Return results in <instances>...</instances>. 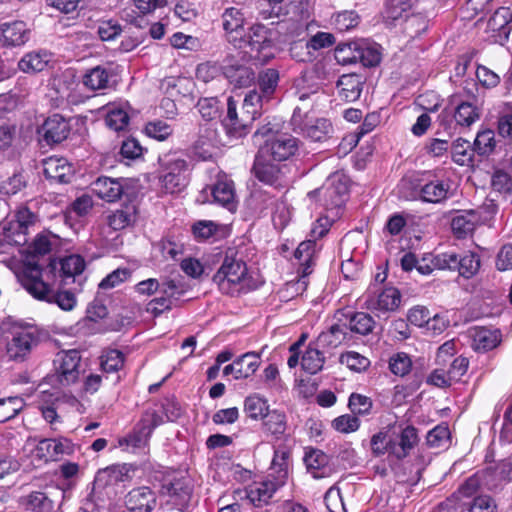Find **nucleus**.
<instances>
[{
	"label": "nucleus",
	"mask_w": 512,
	"mask_h": 512,
	"mask_svg": "<svg viewBox=\"0 0 512 512\" xmlns=\"http://www.w3.org/2000/svg\"><path fill=\"white\" fill-rule=\"evenodd\" d=\"M299 112V109L294 111L292 121L307 138H310L312 141H322L328 137L332 127L327 119H316L314 123L306 120L302 123Z\"/></svg>",
	"instance_id": "obj_21"
},
{
	"label": "nucleus",
	"mask_w": 512,
	"mask_h": 512,
	"mask_svg": "<svg viewBox=\"0 0 512 512\" xmlns=\"http://www.w3.org/2000/svg\"><path fill=\"white\" fill-rule=\"evenodd\" d=\"M316 251V242L314 240H306L298 245L294 256L299 261L303 276H307L312 272Z\"/></svg>",
	"instance_id": "obj_40"
},
{
	"label": "nucleus",
	"mask_w": 512,
	"mask_h": 512,
	"mask_svg": "<svg viewBox=\"0 0 512 512\" xmlns=\"http://www.w3.org/2000/svg\"><path fill=\"white\" fill-rule=\"evenodd\" d=\"M124 505L130 512H152L157 506V495L148 486L136 487L125 495Z\"/></svg>",
	"instance_id": "obj_16"
},
{
	"label": "nucleus",
	"mask_w": 512,
	"mask_h": 512,
	"mask_svg": "<svg viewBox=\"0 0 512 512\" xmlns=\"http://www.w3.org/2000/svg\"><path fill=\"white\" fill-rule=\"evenodd\" d=\"M214 202L234 212L237 208L234 186L231 181L219 180L212 188Z\"/></svg>",
	"instance_id": "obj_34"
},
{
	"label": "nucleus",
	"mask_w": 512,
	"mask_h": 512,
	"mask_svg": "<svg viewBox=\"0 0 512 512\" xmlns=\"http://www.w3.org/2000/svg\"><path fill=\"white\" fill-rule=\"evenodd\" d=\"M185 291V287L180 281L165 279L162 282H159L158 292L161 296L169 298L172 302L173 300H179Z\"/></svg>",
	"instance_id": "obj_54"
},
{
	"label": "nucleus",
	"mask_w": 512,
	"mask_h": 512,
	"mask_svg": "<svg viewBox=\"0 0 512 512\" xmlns=\"http://www.w3.org/2000/svg\"><path fill=\"white\" fill-rule=\"evenodd\" d=\"M340 360L341 363L346 364L349 369L357 372L365 370L370 365L368 358L354 351L342 354Z\"/></svg>",
	"instance_id": "obj_60"
},
{
	"label": "nucleus",
	"mask_w": 512,
	"mask_h": 512,
	"mask_svg": "<svg viewBox=\"0 0 512 512\" xmlns=\"http://www.w3.org/2000/svg\"><path fill=\"white\" fill-rule=\"evenodd\" d=\"M336 59L342 64L360 62L365 67H374L380 63L379 47L365 41L339 44Z\"/></svg>",
	"instance_id": "obj_5"
},
{
	"label": "nucleus",
	"mask_w": 512,
	"mask_h": 512,
	"mask_svg": "<svg viewBox=\"0 0 512 512\" xmlns=\"http://www.w3.org/2000/svg\"><path fill=\"white\" fill-rule=\"evenodd\" d=\"M389 367L393 374L405 376L412 367V361L406 353L400 352L391 357Z\"/></svg>",
	"instance_id": "obj_59"
},
{
	"label": "nucleus",
	"mask_w": 512,
	"mask_h": 512,
	"mask_svg": "<svg viewBox=\"0 0 512 512\" xmlns=\"http://www.w3.org/2000/svg\"><path fill=\"white\" fill-rule=\"evenodd\" d=\"M279 487L275 482L268 479L251 487L247 491V498L254 506L262 507L269 503V500Z\"/></svg>",
	"instance_id": "obj_38"
},
{
	"label": "nucleus",
	"mask_w": 512,
	"mask_h": 512,
	"mask_svg": "<svg viewBox=\"0 0 512 512\" xmlns=\"http://www.w3.org/2000/svg\"><path fill=\"white\" fill-rule=\"evenodd\" d=\"M244 24L245 16L240 9L236 7L225 9L222 14V26L226 32L227 40L233 45H240L239 42L242 41L240 36L242 35Z\"/></svg>",
	"instance_id": "obj_18"
},
{
	"label": "nucleus",
	"mask_w": 512,
	"mask_h": 512,
	"mask_svg": "<svg viewBox=\"0 0 512 512\" xmlns=\"http://www.w3.org/2000/svg\"><path fill=\"white\" fill-rule=\"evenodd\" d=\"M477 222V214L469 210L453 217L451 228L457 238H465L474 231Z\"/></svg>",
	"instance_id": "obj_42"
},
{
	"label": "nucleus",
	"mask_w": 512,
	"mask_h": 512,
	"mask_svg": "<svg viewBox=\"0 0 512 512\" xmlns=\"http://www.w3.org/2000/svg\"><path fill=\"white\" fill-rule=\"evenodd\" d=\"M349 191L348 181L343 174L335 173L328 178L324 186L309 193L319 194L324 198L325 205L330 208L340 207Z\"/></svg>",
	"instance_id": "obj_15"
},
{
	"label": "nucleus",
	"mask_w": 512,
	"mask_h": 512,
	"mask_svg": "<svg viewBox=\"0 0 512 512\" xmlns=\"http://www.w3.org/2000/svg\"><path fill=\"white\" fill-rule=\"evenodd\" d=\"M411 8L410 0H386L384 15L386 19L398 20Z\"/></svg>",
	"instance_id": "obj_57"
},
{
	"label": "nucleus",
	"mask_w": 512,
	"mask_h": 512,
	"mask_svg": "<svg viewBox=\"0 0 512 512\" xmlns=\"http://www.w3.org/2000/svg\"><path fill=\"white\" fill-rule=\"evenodd\" d=\"M240 45H233L236 48H249L251 57L259 63H266L273 58L272 31L262 24H255L249 28L248 33L240 36Z\"/></svg>",
	"instance_id": "obj_4"
},
{
	"label": "nucleus",
	"mask_w": 512,
	"mask_h": 512,
	"mask_svg": "<svg viewBox=\"0 0 512 512\" xmlns=\"http://www.w3.org/2000/svg\"><path fill=\"white\" fill-rule=\"evenodd\" d=\"M480 115L479 107L468 101L458 103L454 109V119L460 126H471L480 118Z\"/></svg>",
	"instance_id": "obj_45"
},
{
	"label": "nucleus",
	"mask_w": 512,
	"mask_h": 512,
	"mask_svg": "<svg viewBox=\"0 0 512 512\" xmlns=\"http://www.w3.org/2000/svg\"><path fill=\"white\" fill-rule=\"evenodd\" d=\"M223 74L235 88L248 87L255 80V73L251 68L237 63L224 65Z\"/></svg>",
	"instance_id": "obj_29"
},
{
	"label": "nucleus",
	"mask_w": 512,
	"mask_h": 512,
	"mask_svg": "<svg viewBox=\"0 0 512 512\" xmlns=\"http://www.w3.org/2000/svg\"><path fill=\"white\" fill-rule=\"evenodd\" d=\"M268 408L267 401L258 395H251L245 399L244 411L251 419L258 420L263 418L269 411Z\"/></svg>",
	"instance_id": "obj_48"
},
{
	"label": "nucleus",
	"mask_w": 512,
	"mask_h": 512,
	"mask_svg": "<svg viewBox=\"0 0 512 512\" xmlns=\"http://www.w3.org/2000/svg\"><path fill=\"white\" fill-rule=\"evenodd\" d=\"M162 488L165 494L175 498L179 504L188 503L192 494L190 482L185 478H175L163 484Z\"/></svg>",
	"instance_id": "obj_41"
},
{
	"label": "nucleus",
	"mask_w": 512,
	"mask_h": 512,
	"mask_svg": "<svg viewBox=\"0 0 512 512\" xmlns=\"http://www.w3.org/2000/svg\"><path fill=\"white\" fill-rule=\"evenodd\" d=\"M160 183L166 193L181 192L187 185V161L177 153H169L159 158Z\"/></svg>",
	"instance_id": "obj_3"
},
{
	"label": "nucleus",
	"mask_w": 512,
	"mask_h": 512,
	"mask_svg": "<svg viewBox=\"0 0 512 512\" xmlns=\"http://www.w3.org/2000/svg\"><path fill=\"white\" fill-rule=\"evenodd\" d=\"M324 501L330 512H346L340 489L338 487H330L325 493Z\"/></svg>",
	"instance_id": "obj_63"
},
{
	"label": "nucleus",
	"mask_w": 512,
	"mask_h": 512,
	"mask_svg": "<svg viewBox=\"0 0 512 512\" xmlns=\"http://www.w3.org/2000/svg\"><path fill=\"white\" fill-rule=\"evenodd\" d=\"M364 79L356 73L344 74L337 81L339 96L346 102H354L359 99Z\"/></svg>",
	"instance_id": "obj_28"
},
{
	"label": "nucleus",
	"mask_w": 512,
	"mask_h": 512,
	"mask_svg": "<svg viewBox=\"0 0 512 512\" xmlns=\"http://www.w3.org/2000/svg\"><path fill=\"white\" fill-rule=\"evenodd\" d=\"M290 451L284 447H277L269 468L268 478L280 487L283 486L289 474Z\"/></svg>",
	"instance_id": "obj_23"
},
{
	"label": "nucleus",
	"mask_w": 512,
	"mask_h": 512,
	"mask_svg": "<svg viewBox=\"0 0 512 512\" xmlns=\"http://www.w3.org/2000/svg\"><path fill=\"white\" fill-rule=\"evenodd\" d=\"M85 269V261L82 256L77 254L69 255L65 258L52 260L44 270V276L47 280L50 279V275L61 278L64 282L67 279L74 281L77 275H80Z\"/></svg>",
	"instance_id": "obj_14"
},
{
	"label": "nucleus",
	"mask_w": 512,
	"mask_h": 512,
	"mask_svg": "<svg viewBox=\"0 0 512 512\" xmlns=\"http://www.w3.org/2000/svg\"><path fill=\"white\" fill-rule=\"evenodd\" d=\"M461 505L464 507L465 512H497L495 501L488 495L474 497L468 508L463 504Z\"/></svg>",
	"instance_id": "obj_58"
},
{
	"label": "nucleus",
	"mask_w": 512,
	"mask_h": 512,
	"mask_svg": "<svg viewBox=\"0 0 512 512\" xmlns=\"http://www.w3.org/2000/svg\"><path fill=\"white\" fill-rule=\"evenodd\" d=\"M136 466L129 463L114 464L101 469L95 476V484L106 486L120 482H130L135 474Z\"/></svg>",
	"instance_id": "obj_17"
},
{
	"label": "nucleus",
	"mask_w": 512,
	"mask_h": 512,
	"mask_svg": "<svg viewBox=\"0 0 512 512\" xmlns=\"http://www.w3.org/2000/svg\"><path fill=\"white\" fill-rule=\"evenodd\" d=\"M259 91L256 89L249 91L245 95V107L263 105L268 102L274 95L278 82L279 72L276 69L269 68L259 74Z\"/></svg>",
	"instance_id": "obj_13"
},
{
	"label": "nucleus",
	"mask_w": 512,
	"mask_h": 512,
	"mask_svg": "<svg viewBox=\"0 0 512 512\" xmlns=\"http://www.w3.org/2000/svg\"><path fill=\"white\" fill-rule=\"evenodd\" d=\"M427 444L433 448H443L449 444L450 431L445 425H438L434 429L428 432Z\"/></svg>",
	"instance_id": "obj_53"
},
{
	"label": "nucleus",
	"mask_w": 512,
	"mask_h": 512,
	"mask_svg": "<svg viewBox=\"0 0 512 512\" xmlns=\"http://www.w3.org/2000/svg\"><path fill=\"white\" fill-rule=\"evenodd\" d=\"M391 441L390 454L397 459H403L418 442L417 430L412 426H407L399 435L391 438Z\"/></svg>",
	"instance_id": "obj_27"
},
{
	"label": "nucleus",
	"mask_w": 512,
	"mask_h": 512,
	"mask_svg": "<svg viewBox=\"0 0 512 512\" xmlns=\"http://www.w3.org/2000/svg\"><path fill=\"white\" fill-rule=\"evenodd\" d=\"M298 149L299 143L295 137L288 134H276L267 139L258 152L281 163L294 156Z\"/></svg>",
	"instance_id": "obj_12"
},
{
	"label": "nucleus",
	"mask_w": 512,
	"mask_h": 512,
	"mask_svg": "<svg viewBox=\"0 0 512 512\" xmlns=\"http://www.w3.org/2000/svg\"><path fill=\"white\" fill-rule=\"evenodd\" d=\"M491 185L499 193H510L512 190V177L503 170H496L492 175Z\"/></svg>",
	"instance_id": "obj_64"
},
{
	"label": "nucleus",
	"mask_w": 512,
	"mask_h": 512,
	"mask_svg": "<svg viewBox=\"0 0 512 512\" xmlns=\"http://www.w3.org/2000/svg\"><path fill=\"white\" fill-rule=\"evenodd\" d=\"M37 455L46 460H58L63 455L74 452V444L67 438L43 439L36 448Z\"/></svg>",
	"instance_id": "obj_20"
},
{
	"label": "nucleus",
	"mask_w": 512,
	"mask_h": 512,
	"mask_svg": "<svg viewBox=\"0 0 512 512\" xmlns=\"http://www.w3.org/2000/svg\"><path fill=\"white\" fill-rule=\"evenodd\" d=\"M418 179L404 177L399 184V193L406 200H421V186Z\"/></svg>",
	"instance_id": "obj_52"
},
{
	"label": "nucleus",
	"mask_w": 512,
	"mask_h": 512,
	"mask_svg": "<svg viewBox=\"0 0 512 512\" xmlns=\"http://www.w3.org/2000/svg\"><path fill=\"white\" fill-rule=\"evenodd\" d=\"M22 504L27 511L31 512H53L54 502L49 496L41 491H33L22 499Z\"/></svg>",
	"instance_id": "obj_43"
},
{
	"label": "nucleus",
	"mask_w": 512,
	"mask_h": 512,
	"mask_svg": "<svg viewBox=\"0 0 512 512\" xmlns=\"http://www.w3.org/2000/svg\"><path fill=\"white\" fill-rule=\"evenodd\" d=\"M44 277L39 266L28 265L18 279L22 287L35 299L56 304L64 311H71L77 303L75 294L70 290L54 289L48 280H44Z\"/></svg>",
	"instance_id": "obj_2"
},
{
	"label": "nucleus",
	"mask_w": 512,
	"mask_h": 512,
	"mask_svg": "<svg viewBox=\"0 0 512 512\" xmlns=\"http://www.w3.org/2000/svg\"><path fill=\"white\" fill-rule=\"evenodd\" d=\"M471 339V347L476 352H487L496 348L501 342L499 330L486 327H472L468 330Z\"/></svg>",
	"instance_id": "obj_19"
},
{
	"label": "nucleus",
	"mask_w": 512,
	"mask_h": 512,
	"mask_svg": "<svg viewBox=\"0 0 512 512\" xmlns=\"http://www.w3.org/2000/svg\"><path fill=\"white\" fill-rule=\"evenodd\" d=\"M304 462L307 470L315 479L328 477L331 473V469L327 466L329 457L319 449L307 451L304 456Z\"/></svg>",
	"instance_id": "obj_31"
},
{
	"label": "nucleus",
	"mask_w": 512,
	"mask_h": 512,
	"mask_svg": "<svg viewBox=\"0 0 512 512\" xmlns=\"http://www.w3.org/2000/svg\"><path fill=\"white\" fill-rule=\"evenodd\" d=\"M124 365V355L121 351L112 349L101 356L103 371L111 373L119 371Z\"/></svg>",
	"instance_id": "obj_51"
},
{
	"label": "nucleus",
	"mask_w": 512,
	"mask_h": 512,
	"mask_svg": "<svg viewBox=\"0 0 512 512\" xmlns=\"http://www.w3.org/2000/svg\"><path fill=\"white\" fill-rule=\"evenodd\" d=\"M40 343V333L32 326L21 327L12 332L6 345L9 360L23 362Z\"/></svg>",
	"instance_id": "obj_7"
},
{
	"label": "nucleus",
	"mask_w": 512,
	"mask_h": 512,
	"mask_svg": "<svg viewBox=\"0 0 512 512\" xmlns=\"http://www.w3.org/2000/svg\"><path fill=\"white\" fill-rule=\"evenodd\" d=\"M197 108L201 116L207 121H211L219 116L220 105L216 97L200 99L197 103Z\"/></svg>",
	"instance_id": "obj_56"
},
{
	"label": "nucleus",
	"mask_w": 512,
	"mask_h": 512,
	"mask_svg": "<svg viewBox=\"0 0 512 512\" xmlns=\"http://www.w3.org/2000/svg\"><path fill=\"white\" fill-rule=\"evenodd\" d=\"M434 264L439 270H457L462 277L469 279L478 272L480 258L473 252H468L462 256L445 252L435 255Z\"/></svg>",
	"instance_id": "obj_10"
},
{
	"label": "nucleus",
	"mask_w": 512,
	"mask_h": 512,
	"mask_svg": "<svg viewBox=\"0 0 512 512\" xmlns=\"http://www.w3.org/2000/svg\"><path fill=\"white\" fill-rule=\"evenodd\" d=\"M401 302L400 292L394 287L385 288L375 297H369L366 300L367 308L380 312L395 311Z\"/></svg>",
	"instance_id": "obj_24"
},
{
	"label": "nucleus",
	"mask_w": 512,
	"mask_h": 512,
	"mask_svg": "<svg viewBox=\"0 0 512 512\" xmlns=\"http://www.w3.org/2000/svg\"><path fill=\"white\" fill-rule=\"evenodd\" d=\"M236 108V101L233 97H229L227 99V116L222 124L228 136L239 139L247 135L252 122L260 116V111L253 108L247 110V115L241 113V117H239Z\"/></svg>",
	"instance_id": "obj_11"
},
{
	"label": "nucleus",
	"mask_w": 512,
	"mask_h": 512,
	"mask_svg": "<svg viewBox=\"0 0 512 512\" xmlns=\"http://www.w3.org/2000/svg\"><path fill=\"white\" fill-rule=\"evenodd\" d=\"M22 400L18 397L0 399V422L14 418L22 409Z\"/></svg>",
	"instance_id": "obj_55"
},
{
	"label": "nucleus",
	"mask_w": 512,
	"mask_h": 512,
	"mask_svg": "<svg viewBox=\"0 0 512 512\" xmlns=\"http://www.w3.org/2000/svg\"><path fill=\"white\" fill-rule=\"evenodd\" d=\"M260 356L255 352H247L237 358L239 379L252 376L260 366Z\"/></svg>",
	"instance_id": "obj_47"
},
{
	"label": "nucleus",
	"mask_w": 512,
	"mask_h": 512,
	"mask_svg": "<svg viewBox=\"0 0 512 512\" xmlns=\"http://www.w3.org/2000/svg\"><path fill=\"white\" fill-rule=\"evenodd\" d=\"M44 139L48 143H60L70 132L68 122L59 114L49 117L43 124Z\"/></svg>",
	"instance_id": "obj_30"
},
{
	"label": "nucleus",
	"mask_w": 512,
	"mask_h": 512,
	"mask_svg": "<svg viewBox=\"0 0 512 512\" xmlns=\"http://www.w3.org/2000/svg\"><path fill=\"white\" fill-rule=\"evenodd\" d=\"M495 136L492 130H484L479 132L473 143V150L479 155H488L495 148Z\"/></svg>",
	"instance_id": "obj_50"
},
{
	"label": "nucleus",
	"mask_w": 512,
	"mask_h": 512,
	"mask_svg": "<svg viewBox=\"0 0 512 512\" xmlns=\"http://www.w3.org/2000/svg\"><path fill=\"white\" fill-rule=\"evenodd\" d=\"M50 61L47 53H28L18 63V67L25 73L43 71Z\"/></svg>",
	"instance_id": "obj_46"
},
{
	"label": "nucleus",
	"mask_w": 512,
	"mask_h": 512,
	"mask_svg": "<svg viewBox=\"0 0 512 512\" xmlns=\"http://www.w3.org/2000/svg\"><path fill=\"white\" fill-rule=\"evenodd\" d=\"M347 325V331L359 335L370 334L375 326V320L373 317L365 312H354L345 315V322Z\"/></svg>",
	"instance_id": "obj_33"
},
{
	"label": "nucleus",
	"mask_w": 512,
	"mask_h": 512,
	"mask_svg": "<svg viewBox=\"0 0 512 512\" xmlns=\"http://www.w3.org/2000/svg\"><path fill=\"white\" fill-rule=\"evenodd\" d=\"M264 418V427L272 435L278 436L285 433L287 424L286 416L277 410L268 411Z\"/></svg>",
	"instance_id": "obj_49"
},
{
	"label": "nucleus",
	"mask_w": 512,
	"mask_h": 512,
	"mask_svg": "<svg viewBox=\"0 0 512 512\" xmlns=\"http://www.w3.org/2000/svg\"><path fill=\"white\" fill-rule=\"evenodd\" d=\"M216 143V130L211 126L200 127L197 140L193 143L192 151L202 160L212 157L214 145Z\"/></svg>",
	"instance_id": "obj_32"
},
{
	"label": "nucleus",
	"mask_w": 512,
	"mask_h": 512,
	"mask_svg": "<svg viewBox=\"0 0 512 512\" xmlns=\"http://www.w3.org/2000/svg\"><path fill=\"white\" fill-rule=\"evenodd\" d=\"M213 281L222 293L232 296L247 293L260 285L249 273L243 254L236 247L226 249Z\"/></svg>",
	"instance_id": "obj_1"
},
{
	"label": "nucleus",
	"mask_w": 512,
	"mask_h": 512,
	"mask_svg": "<svg viewBox=\"0 0 512 512\" xmlns=\"http://www.w3.org/2000/svg\"><path fill=\"white\" fill-rule=\"evenodd\" d=\"M112 74L109 69L103 66H95L86 71L82 82L86 88L92 91L102 90L109 87Z\"/></svg>",
	"instance_id": "obj_39"
},
{
	"label": "nucleus",
	"mask_w": 512,
	"mask_h": 512,
	"mask_svg": "<svg viewBox=\"0 0 512 512\" xmlns=\"http://www.w3.org/2000/svg\"><path fill=\"white\" fill-rule=\"evenodd\" d=\"M16 220L0 226V247L25 244L28 226L35 220V215L26 207L20 208Z\"/></svg>",
	"instance_id": "obj_9"
},
{
	"label": "nucleus",
	"mask_w": 512,
	"mask_h": 512,
	"mask_svg": "<svg viewBox=\"0 0 512 512\" xmlns=\"http://www.w3.org/2000/svg\"><path fill=\"white\" fill-rule=\"evenodd\" d=\"M450 185L443 180H432L421 186V201L427 203H441L448 198Z\"/></svg>",
	"instance_id": "obj_37"
},
{
	"label": "nucleus",
	"mask_w": 512,
	"mask_h": 512,
	"mask_svg": "<svg viewBox=\"0 0 512 512\" xmlns=\"http://www.w3.org/2000/svg\"><path fill=\"white\" fill-rule=\"evenodd\" d=\"M360 426L359 419L350 414L341 415L332 421V427L340 433H351Z\"/></svg>",
	"instance_id": "obj_62"
},
{
	"label": "nucleus",
	"mask_w": 512,
	"mask_h": 512,
	"mask_svg": "<svg viewBox=\"0 0 512 512\" xmlns=\"http://www.w3.org/2000/svg\"><path fill=\"white\" fill-rule=\"evenodd\" d=\"M124 180L109 177H99L92 183V191L107 202H115L124 193Z\"/></svg>",
	"instance_id": "obj_22"
},
{
	"label": "nucleus",
	"mask_w": 512,
	"mask_h": 512,
	"mask_svg": "<svg viewBox=\"0 0 512 512\" xmlns=\"http://www.w3.org/2000/svg\"><path fill=\"white\" fill-rule=\"evenodd\" d=\"M44 175L60 183H67L71 174V166L63 158L49 157L43 162Z\"/></svg>",
	"instance_id": "obj_35"
},
{
	"label": "nucleus",
	"mask_w": 512,
	"mask_h": 512,
	"mask_svg": "<svg viewBox=\"0 0 512 512\" xmlns=\"http://www.w3.org/2000/svg\"><path fill=\"white\" fill-rule=\"evenodd\" d=\"M287 172L286 164L273 161L257 152L252 167V173L257 180L274 188H284L288 185Z\"/></svg>",
	"instance_id": "obj_6"
},
{
	"label": "nucleus",
	"mask_w": 512,
	"mask_h": 512,
	"mask_svg": "<svg viewBox=\"0 0 512 512\" xmlns=\"http://www.w3.org/2000/svg\"><path fill=\"white\" fill-rule=\"evenodd\" d=\"M0 30L5 46H21L29 40L30 31L23 21L3 23Z\"/></svg>",
	"instance_id": "obj_26"
},
{
	"label": "nucleus",
	"mask_w": 512,
	"mask_h": 512,
	"mask_svg": "<svg viewBox=\"0 0 512 512\" xmlns=\"http://www.w3.org/2000/svg\"><path fill=\"white\" fill-rule=\"evenodd\" d=\"M146 134L159 141L167 139L173 132V129L164 121L149 122L145 127Z\"/></svg>",
	"instance_id": "obj_61"
},
{
	"label": "nucleus",
	"mask_w": 512,
	"mask_h": 512,
	"mask_svg": "<svg viewBox=\"0 0 512 512\" xmlns=\"http://www.w3.org/2000/svg\"><path fill=\"white\" fill-rule=\"evenodd\" d=\"M136 209L134 205H126L117 209L107 217V223L115 231L122 230L135 222Z\"/></svg>",
	"instance_id": "obj_44"
},
{
	"label": "nucleus",
	"mask_w": 512,
	"mask_h": 512,
	"mask_svg": "<svg viewBox=\"0 0 512 512\" xmlns=\"http://www.w3.org/2000/svg\"><path fill=\"white\" fill-rule=\"evenodd\" d=\"M324 353L321 347L316 346V342L310 343L301 359L303 370L311 375L321 371L326 360Z\"/></svg>",
	"instance_id": "obj_36"
},
{
	"label": "nucleus",
	"mask_w": 512,
	"mask_h": 512,
	"mask_svg": "<svg viewBox=\"0 0 512 512\" xmlns=\"http://www.w3.org/2000/svg\"><path fill=\"white\" fill-rule=\"evenodd\" d=\"M53 364L54 376L60 386H69L76 383L82 372L81 354L75 349L57 353Z\"/></svg>",
	"instance_id": "obj_8"
},
{
	"label": "nucleus",
	"mask_w": 512,
	"mask_h": 512,
	"mask_svg": "<svg viewBox=\"0 0 512 512\" xmlns=\"http://www.w3.org/2000/svg\"><path fill=\"white\" fill-rule=\"evenodd\" d=\"M351 338L350 333L347 331V325L336 323L328 330L321 332L315 342L316 346L321 347L323 350H329L337 348L345 341L351 340Z\"/></svg>",
	"instance_id": "obj_25"
}]
</instances>
